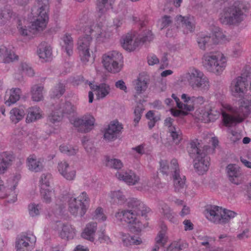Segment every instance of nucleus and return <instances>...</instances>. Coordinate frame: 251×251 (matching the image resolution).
<instances>
[{
    "instance_id": "a18cd8bd",
    "label": "nucleus",
    "mask_w": 251,
    "mask_h": 251,
    "mask_svg": "<svg viewBox=\"0 0 251 251\" xmlns=\"http://www.w3.org/2000/svg\"><path fill=\"white\" fill-rule=\"evenodd\" d=\"M51 179V174L49 173L43 174L39 180L40 189L44 190L46 188H49Z\"/></svg>"
},
{
    "instance_id": "f8f14e48",
    "label": "nucleus",
    "mask_w": 251,
    "mask_h": 251,
    "mask_svg": "<svg viewBox=\"0 0 251 251\" xmlns=\"http://www.w3.org/2000/svg\"><path fill=\"white\" fill-rule=\"evenodd\" d=\"M250 73L242 75L234 79L230 84V91L232 95L236 97L242 98L244 97L246 91L249 79H250Z\"/></svg>"
},
{
    "instance_id": "5fc2aeb1",
    "label": "nucleus",
    "mask_w": 251,
    "mask_h": 251,
    "mask_svg": "<svg viewBox=\"0 0 251 251\" xmlns=\"http://www.w3.org/2000/svg\"><path fill=\"white\" fill-rule=\"evenodd\" d=\"M144 110L143 108V105L142 104H139L137 105V106L135 107L134 114V126H136L137 124L140 121L142 112Z\"/></svg>"
},
{
    "instance_id": "ea45409f",
    "label": "nucleus",
    "mask_w": 251,
    "mask_h": 251,
    "mask_svg": "<svg viewBox=\"0 0 251 251\" xmlns=\"http://www.w3.org/2000/svg\"><path fill=\"white\" fill-rule=\"evenodd\" d=\"M105 165L107 167L119 170L123 167V164L121 160L110 158L109 156H106L105 158Z\"/></svg>"
},
{
    "instance_id": "09e8293b",
    "label": "nucleus",
    "mask_w": 251,
    "mask_h": 251,
    "mask_svg": "<svg viewBox=\"0 0 251 251\" xmlns=\"http://www.w3.org/2000/svg\"><path fill=\"white\" fill-rule=\"evenodd\" d=\"M28 212L29 216L32 218L40 215L41 211V205L35 203H30L28 205Z\"/></svg>"
},
{
    "instance_id": "6ab92c4d",
    "label": "nucleus",
    "mask_w": 251,
    "mask_h": 251,
    "mask_svg": "<svg viewBox=\"0 0 251 251\" xmlns=\"http://www.w3.org/2000/svg\"><path fill=\"white\" fill-rule=\"evenodd\" d=\"M43 160L41 158H37L34 154L29 155L26 160L27 166L28 169L34 172H39L43 170L44 168Z\"/></svg>"
},
{
    "instance_id": "3c124183",
    "label": "nucleus",
    "mask_w": 251,
    "mask_h": 251,
    "mask_svg": "<svg viewBox=\"0 0 251 251\" xmlns=\"http://www.w3.org/2000/svg\"><path fill=\"white\" fill-rule=\"evenodd\" d=\"M65 168L64 170V177L68 180H73L75 176V171L72 167H70L67 163L64 164Z\"/></svg>"
},
{
    "instance_id": "f257e3e1",
    "label": "nucleus",
    "mask_w": 251,
    "mask_h": 251,
    "mask_svg": "<svg viewBox=\"0 0 251 251\" xmlns=\"http://www.w3.org/2000/svg\"><path fill=\"white\" fill-rule=\"evenodd\" d=\"M37 5L31 9V13L37 19L33 21L30 26L23 25L21 21H19L17 28L20 34L29 38L32 37L37 32L42 31L47 25L49 19V6L42 2V0H37Z\"/></svg>"
},
{
    "instance_id": "79ce46f5",
    "label": "nucleus",
    "mask_w": 251,
    "mask_h": 251,
    "mask_svg": "<svg viewBox=\"0 0 251 251\" xmlns=\"http://www.w3.org/2000/svg\"><path fill=\"white\" fill-rule=\"evenodd\" d=\"M12 11L7 7L0 9V25H4L12 17Z\"/></svg>"
},
{
    "instance_id": "bb28decb",
    "label": "nucleus",
    "mask_w": 251,
    "mask_h": 251,
    "mask_svg": "<svg viewBox=\"0 0 251 251\" xmlns=\"http://www.w3.org/2000/svg\"><path fill=\"white\" fill-rule=\"evenodd\" d=\"M63 117L62 104L55 105L52 112L49 115L48 119L52 123L55 124L61 121Z\"/></svg>"
},
{
    "instance_id": "f03ea898",
    "label": "nucleus",
    "mask_w": 251,
    "mask_h": 251,
    "mask_svg": "<svg viewBox=\"0 0 251 251\" xmlns=\"http://www.w3.org/2000/svg\"><path fill=\"white\" fill-rule=\"evenodd\" d=\"M248 7L246 1L236 0L232 5L223 9L220 14V22L226 25H238L244 21L246 16L245 12Z\"/></svg>"
},
{
    "instance_id": "13d9d810",
    "label": "nucleus",
    "mask_w": 251,
    "mask_h": 251,
    "mask_svg": "<svg viewBox=\"0 0 251 251\" xmlns=\"http://www.w3.org/2000/svg\"><path fill=\"white\" fill-rule=\"evenodd\" d=\"M108 127L109 130L115 131L116 133L119 135L123 129V126L118 121H113L109 125Z\"/></svg>"
},
{
    "instance_id": "69168bd1",
    "label": "nucleus",
    "mask_w": 251,
    "mask_h": 251,
    "mask_svg": "<svg viewBox=\"0 0 251 251\" xmlns=\"http://www.w3.org/2000/svg\"><path fill=\"white\" fill-rule=\"evenodd\" d=\"M160 23V28L161 29L167 27L172 23L171 17L169 16H164L159 21Z\"/></svg>"
},
{
    "instance_id": "9d476101",
    "label": "nucleus",
    "mask_w": 251,
    "mask_h": 251,
    "mask_svg": "<svg viewBox=\"0 0 251 251\" xmlns=\"http://www.w3.org/2000/svg\"><path fill=\"white\" fill-rule=\"evenodd\" d=\"M20 178V175L11 176L5 184L0 179V192L4 193L7 198L8 202H14L17 201V193L15 189Z\"/></svg>"
},
{
    "instance_id": "774afa93",
    "label": "nucleus",
    "mask_w": 251,
    "mask_h": 251,
    "mask_svg": "<svg viewBox=\"0 0 251 251\" xmlns=\"http://www.w3.org/2000/svg\"><path fill=\"white\" fill-rule=\"evenodd\" d=\"M205 101V99L202 96L192 97V104H187V105H192L193 110H194V106H198L202 104Z\"/></svg>"
},
{
    "instance_id": "f704fd0d",
    "label": "nucleus",
    "mask_w": 251,
    "mask_h": 251,
    "mask_svg": "<svg viewBox=\"0 0 251 251\" xmlns=\"http://www.w3.org/2000/svg\"><path fill=\"white\" fill-rule=\"evenodd\" d=\"M38 54L40 58H42L47 61L50 59L52 51L50 46H47L45 43L41 44L37 50Z\"/></svg>"
},
{
    "instance_id": "e433bc0d",
    "label": "nucleus",
    "mask_w": 251,
    "mask_h": 251,
    "mask_svg": "<svg viewBox=\"0 0 251 251\" xmlns=\"http://www.w3.org/2000/svg\"><path fill=\"white\" fill-rule=\"evenodd\" d=\"M102 27L103 26L100 25L93 23L85 27L84 33L86 35H92L97 38L98 35H100V31L102 30Z\"/></svg>"
},
{
    "instance_id": "5701e85b",
    "label": "nucleus",
    "mask_w": 251,
    "mask_h": 251,
    "mask_svg": "<svg viewBox=\"0 0 251 251\" xmlns=\"http://www.w3.org/2000/svg\"><path fill=\"white\" fill-rule=\"evenodd\" d=\"M18 59L13 51L4 46H0V61L5 63L13 62Z\"/></svg>"
},
{
    "instance_id": "7ed1b4c3",
    "label": "nucleus",
    "mask_w": 251,
    "mask_h": 251,
    "mask_svg": "<svg viewBox=\"0 0 251 251\" xmlns=\"http://www.w3.org/2000/svg\"><path fill=\"white\" fill-rule=\"evenodd\" d=\"M190 156L193 159L194 167L199 175H203L208 170L210 158L204 147L200 145L198 139L190 143L188 150Z\"/></svg>"
},
{
    "instance_id": "b1692460",
    "label": "nucleus",
    "mask_w": 251,
    "mask_h": 251,
    "mask_svg": "<svg viewBox=\"0 0 251 251\" xmlns=\"http://www.w3.org/2000/svg\"><path fill=\"white\" fill-rule=\"evenodd\" d=\"M174 181L175 191L176 192H183L186 187V177L180 174V171L172 177Z\"/></svg>"
},
{
    "instance_id": "ddd939ff",
    "label": "nucleus",
    "mask_w": 251,
    "mask_h": 251,
    "mask_svg": "<svg viewBox=\"0 0 251 251\" xmlns=\"http://www.w3.org/2000/svg\"><path fill=\"white\" fill-rule=\"evenodd\" d=\"M77 49L80 59L84 63L88 62L90 56V50L92 46V38L86 35L80 36L77 41Z\"/></svg>"
},
{
    "instance_id": "4be33fe9",
    "label": "nucleus",
    "mask_w": 251,
    "mask_h": 251,
    "mask_svg": "<svg viewBox=\"0 0 251 251\" xmlns=\"http://www.w3.org/2000/svg\"><path fill=\"white\" fill-rule=\"evenodd\" d=\"M14 159L12 154L5 151L0 154V174H3L12 164Z\"/></svg>"
},
{
    "instance_id": "39448f33",
    "label": "nucleus",
    "mask_w": 251,
    "mask_h": 251,
    "mask_svg": "<svg viewBox=\"0 0 251 251\" xmlns=\"http://www.w3.org/2000/svg\"><path fill=\"white\" fill-rule=\"evenodd\" d=\"M64 200L68 203L69 212L75 216L79 214L80 217H83L89 206L90 199L84 191L77 198L74 197L73 193L64 194Z\"/></svg>"
},
{
    "instance_id": "7c9ffc66",
    "label": "nucleus",
    "mask_w": 251,
    "mask_h": 251,
    "mask_svg": "<svg viewBox=\"0 0 251 251\" xmlns=\"http://www.w3.org/2000/svg\"><path fill=\"white\" fill-rule=\"evenodd\" d=\"M197 42L199 47L203 50H205L207 47H210L213 44H216L217 41H215L213 36L201 35L197 38Z\"/></svg>"
},
{
    "instance_id": "603ef678",
    "label": "nucleus",
    "mask_w": 251,
    "mask_h": 251,
    "mask_svg": "<svg viewBox=\"0 0 251 251\" xmlns=\"http://www.w3.org/2000/svg\"><path fill=\"white\" fill-rule=\"evenodd\" d=\"M40 192L43 201L47 203H50L51 197L54 195V191L50 188H46L44 190L40 189Z\"/></svg>"
},
{
    "instance_id": "72a5a7b5",
    "label": "nucleus",
    "mask_w": 251,
    "mask_h": 251,
    "mask_svg": "<svg viewBox=\"0 0 251 251\" xmlns=\"http://www.w3.org/2000/svg\"><path fill=\"white\" fill-rule=\"evenodd\" d=\"M109 196L111 202L114 204L122 205L126 201V196L120 190L111 191Z\"/></svg>"
},
{
    "instance_id": "a878e982",
    "label": "nucleus",
    "mask_w": 251,
    "mask_h": 251,
    "mask_svg": "<svg viewBox=\"0 0 251 251\" xmlns=\"http://www.w3.org/2000/svg\"><path fill=\"white\" fill-rule=\"evenodd\" d=\"M26 122L30 123L34 122L42 118L41 109L37 106H32L27 109Z\"/></svg>"
},
{
    "instance_id": "0eeeda50",
    "label": "nucleus",
    "mask_w": 251,
    "mask_h": 251,
    "mask_svg": "<svg viewBox=\"0 0 251 251\" xmlns=\"http://www.w3.org/2000/svg\"><path fill=\"white\" fill-rule=\"evenodd\" d=\"M185 78L194 89H198L203 92H206L209 89L208 78L201 71L196 68H190L185 74Z\"/></svg>"
},
{
    "instance_id": "cd10ccee",
    "label": "nucleus",
    "mask_w": 251,
    "mask_h": 251,
    "mask_svg": "<svg viewBox=\"0 0 251 251\" xmlns=\"http://www.w3.org/2000/svg\"><path fill=\"white\" fill-rule=\"evenodd\" d=\"M97 224L96 222H90L86 226L82 233V237L90 241H94V236L97 230Z\"/></svg>"
},
{
    "instance_id": "c03bdc74",
    "label": "nucleus",
    "mask_w": 251,
    "mask_h": 251,
    "mask_svg": "<svg viewBox=\"0 0 251 251\" xmlns=\"http://www.w3.org/2000/svg\"><path fill=\"white\" fill-rule=\"evenodd\" d=\"M209 105H205L197 111L199 119L205 123H209Z\"/></svg>"
},
{
    "instance_id": "2f4dec72",
    "label": "nucleus",
    "mask_w": 251,
    "mask_h": 251,
    "mask_svg": "<svg viewBox=\"0 0 251 251\" xmlns=\"http://www.w3.org/2000/svg\"><path fill=\"white\" fill-rule=\"evenodd\" d=\"M64 50L69 57L74 53V40L69 33H66L64 36Z\"/></svg>"
},
{
    "instance_id": "dca6fc26",
    "label": "nucleus",
    "mask_w": 251,
    "mask_h": 251,
    "mask_svg": "<svg viewBox=\"0 0 251 251\" xmlns=\"http://www.w3.org/2000/svg\"><path fill=\"white\" fill-rule=\"evenodd\" d=\"M116 176L120 180H123L128 185H134L138 183L140 177L133 171L127 170L117 172Z\"/></svg>"
},
{
    "instance_id": "de8ad7c7",
    "label": "nucleus",
    "mask_w": 251,
    "mask_h": 251,
    "mask_svg": "<svg viewBox=\"0 0 251 251\" xmlns=\"http://www.w3.org/2000/svg\"><path fill=\"white\" fill-rule=\"evenodd\" d=\"M188 244L183 241H175L167 248L168 251H179L188 247Z\"/></svg>"
},
{
    "instance_id": "a19ab883",
    "label": "nucleus",
    "mask_w": 251,
    "mask_h": 251,
    "mask_svg": "<svg viewBox=\"0 0 251 251\" xmlns=\"http://www.w3.org/2000/svg\"><path fill=\"white\" fill-rule=\"evenodd\" d=\"M156 244L154 245L151 251H158L160 246H164L167 242L164 231H160L155 238Z\"/></svg>"
},
{
    "instance_id": "20e7f679",
    "label": "nucleus",
    "mask_w": 251,
    "mask_h": 251,
    "mask_svg": "<svg viewBox=\"0 0 251 251\" xmlns=\"http://www.w3.org/2000/svg\"><path fill=\"white\" fill-rule=\"evenodd\" d=\"M243 102V103L238 108L229 106L230 114L225 112L222 113L223 120L226 126H230L233 124L240 123L250 114L251 96H249L247 99H244Z\"/></svg>"
},
{
    "instance_id": "864d4df0",
    "label": "nucleus",
    "mask_w": 251,
    "mask_h": 251,
    "mask_svg": "<svg viewBox=\"0 0 251 251\" xmlns=\"http://www.w3.org/2000/svg\"><path fill=\"white\" fill-rule=\"evenodd\" d=\"M75 235V229L70 224H64V237L69 239H72Z\"/></svg>"
},
{
    "instance_id": "6e6552de",
    "label": "nucleus",
    "mask_w": 251,
    "mask_h": 251,
    "mask_svg": "<svg viewBox=\"0 0 251 251\" xmlns=\"http://www.w3.org/2000/svg\"><path fill=\"white\" fill-rule=\"evenodd\" d=\"M237 213L233 211L223 209L218 206L210 205L206 209L205 216L211 222L218 224H225L235 217Z\"/></svg>"
},
{
    "instance_id": "680f3d73",
    "label": "nucleus",
    "mask_w": 251,
    "mask_h": 251,
    "mask_svg": "<svg viewBox=\"0 0 251 251\" xmlns=\"http://www.w3.org/2000/svg\"><path fill=\"white\" fill-rule=\"evenodd\" d=\"M119 135V134L116 133V132L109 130V128L108 127L104 132V138L108 141H111L116 139Z\"/></svg>"
},
{
    "instance_id": "9b49d317",
    "label": "nucleus",
    "mask_w": 251,
    "mask_h": 251,
    "mask_svg": "<svg viewBox=\"0 0 251 251\" xmlns=\"http://www.w3.org/2000/svg\"><path fill=\"white\" fill-rule=\"evenodd\" d=\"M95 122L94 117L90 114L70 119V123L75 129L77 132L82 133H86L92 130Z\"/></svg>"
},
{
    "instance_id": "58836bf2",
    "label": "nucleus",
    "mask_w": 251,
    "mask_h": 251,
    "mask_svg": "<svg viewBox=\"0 0 251 251\" xmlns=\"http://www.w3.org/2000/svg\"><path fill=\"white\" fill-rule=\"evenodd\" d=\"M76 115V108L71 102H66L64 105V116L70 119H73L74 117Z\"/></svg>"
},
{
    "instance_id": "8fccbe9b",
    "label": "nucleus",
    "mask_w": 251,
    "mask_h": 251,
    "mask_svg": "<svg viewBox=\"0 0 251 251\" xmlns=\"http://www.w3.org/2000/svg\"><path fill=\"white\" fill-rule=\"evenodd\" d=\"M148 79L146 77L140 76L138 77L136 86L135 87V89L137 93H140L142 91L146 90L148 86Z\"/></svg>"
},
{
    "instance_id": "c756f323",
    "label": "nucleus",
    "mask_w": 251,
    "mask_h": 251,
    "mask_svg": "<svg viewBox=\"0 0 251 251\" xmlns=\"http://www.w3.org/2000/svg\"><path fill=\"white\" fill-rule=\"evenodd\" d=\"M44 86L41 85L34 84L30 89L31 98L34 101L38 102L43 100Z\"/></svg>"
},
{
    "instance_id": "bf43d9fd",
    "label": "nucleus",
    "mask_w": 251,
    "mask_h": 251,
    "mask_svg": "<svg viewBox=\"0 0 251 251\" xmlns=\"http://www.w3.org/2000/svg\"><path fill=\"white\" fill-rule=\"evenodd\" d=\"M93 219L98 221H104L106 217L103 213V209L101 207H98L95 211L93 215Z\"/></svg>"
},
{
    "instance_id": "e2e57ef3",
    "label": "nucleus",
    "mask_w": 251,
    "mask_h": 251,
    "mask_svg": "<svg viewBox=\"0 0 251 251\" xmlns=\"http://www.w3.org/2000/svg\"><path fill=\"white\" fill-rule=\"evenodd\" d=\"M21 70L29 76L34 75V72L30 66L26 63H22L20 65Z\"/></svg>"
},
{
    "instance_id": "aec40b11",
    "label": "nucleus",
    "mask_w": 251,
    "mask_h": 251,
    "mask_svg": "<svg viewBox=\"0 0 251 251\" xmlns=\"http://www.w3.org/2000/svg\"><path fill=\"white\" fill-rule=\"evenodd\" d=\"M22 92L19 88H12L6 91L4 97L5 103L7 106L15 103L20 98Z\"/></svg>"
},
{
    "instance_id": "338daca9",
    "label": "nucleus",
    "mask_w": 251,
    "mask_h": 251,
    "mask_svg": "<svg viewBox=\"0 0 251 251\" xmlns=\"http://www.w3.org/2000/svg\"><path fill=\"white\" fill-rule=\"evenodd\" d=\"M232 55L234 57H237L241 54L242 52V48L240 43L234 44L231 49Z\"/></svg>"
},
{
    "instance_id": "c85d7f7f",
    "label": "nucleus",
    "mask_w": 251,
    "mask_h": 251,
    "mask_svg": "<svg viewBox=\"0 0 251 251\" xmlns=\"http://www.w3.org/2000/svg\"><path fill=\"white\" fill-rule=\"evenodd\" d=\"M114 0H97V9L100 16L112 9Z\"/></svg>"
},
{
    "instance_id": "a211bd4d",
    "label": "nucleus",
    "mask_w": 251,
    "mask_h": 251,
    "mask_svg": "<svg viewBox=\"0 0 251 251\" xmlns=\"http://www.w3.org/2000/svg\"><path fill=\"white\" fill-rule=\"evenodd\" d=\"M137 216V215L132 211V209H119L115 213V217L118 220L121 222H125L128 224L135 223Z\"/></svg>"
},
{
    "instance_id": "6e6d98bb",
    "label": "nucleus",
    "mask_w": 251,
    "mask_h": 251,
    "mask_svg": "<svg viewBox=\"0 0 251 251\" xmlns=\"http://www.w3.org/2000/svg\"><path fill=\"white\" fill-rule=\"evenodd\" d=\"M172 97L175 100L178 108L181 110H186L187 111H191L193 110L192 105H187V104L182 103L180 101L179 99L176 96L175 94H173Z\"/></svg>"
},
{
    "instance_id": "052dcab7",
    "label": "nucleus",
    "mask_w": 251,
    "mask_h": 251,
    "mask_svg": "<svg viewBox=\"0 0 251 251\" xmlns=\"http://www.w3.org/2000/svg\"><path fill=\"white\" fill-rule=\"evenodd\" d=\"M209 109L208 111L209 114L208 118L210 119L209 122H214L218 119L220 115V112L214 108L212 107L210 105Z\"/></svg>"
},
{
    "instance_id": "4468645a",
    "label": "nucleus",
    "mask_w": 251,
    "mask_h": 251,
    "mask_svg": "<svg viewBox=\"0 0 251 251\" xmlns=\"http://www.w3.org/2000/svg\"><path fill=\"white\" fill-rule=\"evenodd\" d=\"M36 241L35 236L31 232H23L16 238L15 247L17 251H28Z\"/></svg>"
},
{
    "instance_id": "473e14b6",
    "label": "nucleus",
    "mask_w": 251,
    "mask_h": 251,
    "mask_svg": "<svg viewBox=\"0 0 251 251\" xmlns=\"http://www.w3.org/2000/svg\"><path fill=\"white\" fill-rule=\"evenodd\" d=\"M25 114L23 107H15L12 109L10 112V120L14 124H17L23 119Z\"/></svg>"
},
{
    "instance_id": "49530a36",
    "label": "nucleus",
    "mask_w": 251,
    "mask_h": 251,
    "mask_svg": "<svg viewBox=\"0 0 251 251\" xmlns=\"http://www.w3.org/2000/svg\"><path fill=\"white\" fill-rule=\"evenodd\" d=\"M110 86L105 83H101L99 85L97 91L96 95L98 99H103L110 93Z\"/></svg>"
},
{
    "instance_id": "4d7b16f0",
    "label": "nucleus",
    "mask_w": 251,
    "mask_h": 251,
    "mask_svg": "<svg viewBox=\"0 0 251 251\" xmlns=\"http://www.w3.org/2000/svg\"><path fill=\"white\" fill-rule=\"evenodd\" d=\"M63 94V84L59 82L52 91L51 97L52 98H59Z\"/></svg>"
},
{
    "instance_id": "412c9836",
    "label": "nucleus",
    "mask_w": 251,
    "mask_h": 251,
    "mask_svg": "<svg viewBox=\"0 0 251 251\" xmlns=\"http://www.w3.org/2000/svg\"><path fill=\"white\" fill-rule=\"evenodd\" d=\"M227 174L229 180L233 183L239 184L241 181V172L239 168L234 164H229L226 167Z\"/></svg>"
},
{
    "instance_id": "c9c22d12",
    "label": "nucleus",
    "mask_w": 251,
    "mask_h": 251,
    "mask_svg": "<svg viewBox=\"0 0 251 251\" xmlns=\"http://www.w3.org/2000/svg\"><path fill=\"white\" fill-rule=\"evenodd\" d=\"M177 20L180 21L182 26L190 32H193L195 29V22L193 17L179 15L177 17Z\"/></svg>"
},
{
    "instance_id": "1a4fd4ad",
    "label": "nucleus",
    "mask_w": 251,
    "mask_h": 251,
    "mask_svg": "<svg viewBox=\"0 0 251 251\" xmlns=\"http://www.w3.org/2000/svg\"><path fill=\"white\" fill-rule=\"evenodd\" d=\"M123 57L121 53L113 50L102 55V63L104 68L113 74L119 73L123 67Z\"/></svg>"
},
{
    "instance_id": "37998d69",
    "label": "nucleus",
    "mask_w": 251,
    "mask_h": 251,
    "mask_svg": "<svg viewBox=\"0 0 251 251\" xmlns=\"http://www.w3.org/2000/svg\"><path fill=\"white\" fill-rule=\"evenodd\" d=\"M170 136L172 138L173 141L178 144L182 139V133L179 128L177 126L171 127L169 130Z\"/></svg>"
},
{
    "instance_id": "2eb2a0df",
    "label": "nucleus",
    "mask_w": 251,
    "mask_h": 251,
    "mask_svg": "<svg viewBox=\"0 0 251 251\" xmlns=\"http://www.w3.org/2000/svg\"><path fill=\"white\" fill-rule=\"evenodd\" d=\"M159 164L160 172L166 176L171 175L173 177L176 173H177L180 171L177 160L176 159H173L170 164L167 161L161 160L159 162Z\"/></svg>"
},
{
    "instance_id": "4c0bfd02",
    "label": "nucleus",
    "mask_w": 251,
    "mask_h": 251,
    "mask_svg": "<svg viewBox=\"0 0 251 251\" xmlns=\"http://www.w3.org/2000/svg\"><path fill=\"white\" fill-rule=\"evenodd\" d=\"M122 241L124 245L126 247L131 245H139L142 243L141 238L130 236L128 234L123 235Z\"/></svg>"
},
{
    "instance_id": "423d86ee",
    "label": "nucleus",
    "mask_w": 251,
    "mask_h": 251,
    "mask_svg": "<svg viewBox=\"0 0 251 251\" xmlns=\"http://www.w3.org/2000/svg\"><path fill=\"white\" fill-rule=\"evenodd\" d=\"M227 60L221 53H205L202 57V64L208 72L217 75H221L226 66Z\"/></svg>"
},
{
    "instance_id": "f3484780",
    "label": "nucleus",
    "mask_w": 251,
    "mask_h": 251,
    "mask_svg": "<svg viewBox=\"0 0 251 251\" xmlns=\"http://www.w3.org/2000/svg\"><path fill=\"white\" fill-rule=\"evenodd\" d=\"M128 205L137 216H142L146 217L147 214L150 211V208L147 207L140 200L135 198L131 199L128 202Z\"/></svg>"
},
{
    "instance_id": "0e129e2a",
    "label": "nucleus",
    "mask_w": 251,
    "mask_h": 251,
    "mask_svg": "<svg viewBox=\"0 0 251 251\" xmlns=\"http://www.w3.org/2000/svg\"><path fill=\"white\" fill-rule=\"evenodd\" d=\"M78 151V149L76 147L71 145L64 147V154L67 156H74Z\"/></svg>"
},
{
    "instance_id": "393cba45",
    "label": "nucleus",
    "mask_w": 251,
    "mask_h": 251,
    "mask_svg": "<svg viewBox=\"0 0 251 251\" xmlns=\"http://www.w3.org/2000/svg\"><path fill=\"white\" fill-rule=\"evenodd\" d=\"M121 44L123 48L129 51L134 50L138 47L139 43L136 40L133 41V36L128 33L122 37Z\"/></svg>"
}]
</instances>
